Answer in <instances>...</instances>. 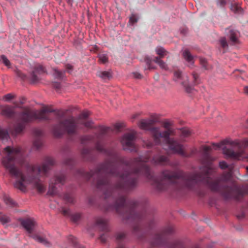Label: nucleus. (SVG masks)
Here are the masks:
<instances>
[{
	"label": "nucleus",
	"instance_id": "obj_1",
	"mask_svg": "<svg viewBox=\"0 0 248 248\" xmlns=\"http://www.w3.org/2000/svg\"><path fill=\"white\" fill-rule=\"evenodd\" d=\"M4 151L7 155L3 157L2 163L10 174L16 178L14 184L15 187L25 191L27 186L31 185L39 193H44L46 187L40 179V173L46 176L48 171L55 165V160L46 157L40 167L26 161L23 152L19 147L7 146Z\"/></svg>",
	"mask_w": 248,
	"mask_h": 248
},
{
	"label": "nucleus",
	"instance_id": "obj_2",
	"mask_svg": "<svg viewBox=\"0 0 248 248\" xmlns=\"http://www.w3.org/2000/svg\"><path fill=\"white\" fill-rule=\"evenodd\" d=\"M163 127L166 129L164 131H161L160 128L157 127H153L151 130L152 136L155 144L161 145L162 142H164L173 153L185 155L182 145L173 138H170V136L173 134V130L170 128V123L165 122L163 124Z\"/></svg>",
	"mask_w": 248,
	"mask_h": 248
},
{
	"label": "nucleus",
	"instance_id": "obj_3",
	"mask_svg": "<svg viewBox=\"0 0 248 248\" xmlns=\"http://www.w3.org/2000/svg\"><path fill=\"white\" fill-rule=\"evenodd\" d=\"M54 112H55L54 109L49 107H44L39 111L25 108L19 116L22 122L18 123L14 125L13 129L11 131L12 135L16 136L20 134L25 128V123L34 120H49V118L46 114Z\"/></svg>",
	"mask_w": 248,
	"mask_h": 248
},
{
	"label": "nucleus",
	"instance_id": "obj_4",
	"mask_svg": "<svg viewBox=\"0 0 248 248\" xmlns=\"http://www.w3.org/2000/svg\"><path fill=\"white\" fill-rule=\"evenodd\" d=\"M138 201L134 200H129V224L132 225L133 232L141 239L142 235H139L142 232L140 222L145 219L149 222V227H151L153 220L152 216L146 210H144L140 213L138 212Z\"/></svg>",
	"mask_w": 248,
	"mask_h": 248
},
{
	"label": "nucleus",
	"instance_id": "obj_5",
	"mask_svg": "<svg viewBox=\"0 0 248 248\" xmlns=\"http://www.w3.org/2000/svg\"><path fill=\"white\" fill-rule=\"evenodd\" d=\"M173 232V226L169 225L165 227L161 233H155L150 241L152 248H158L165 245L168 248H199L198 247L186 248L183 242L180 240H174L170 243H167L164 238V235L172 233Z\"/></svg>",
	"mask_w": 248,
	"mask_h": 248
},
{
	"label": "nucleus",
	"instance_id": "obj_6",
	"mask_svg": "<svg viewBox=\"0 0 248 248\" xmlns=\"http://www.w3.org/2000/svg\"><path fill=\"white\" fill-rule=\"evenodd\" d=\"M77 129V122L74 117H71L53 125L52 132L55 137H59L65 133L69 135L75 134Z\"/></svg>",
	"mask_w": 248,
	"mask_h": 248
},
{
	"label": "nucleus",
	"instance_id": "obj_7",
	"mask_svg": "<svg viewBox=\"0 0 248 248\" xmlns=\"http://www.w3.org/2000/svg\"><path fill=\"white\" fill-rule=\"evenodd\" d=\"M136 136V133L135 131H132L124 134L121 141L124 150L134 152L138 151V148L134 143Z\"/></svg>",
	"mask_w": 248,
	"mask_h": 248
},
{
	"label": "nucleus",
	"instance_id": "obj_8",
	"mask_svg": "<svg viewBox=\"0 0 248 248\" xmlns=\"http://www.w3.org/2000/svg\"><path fill=\"white\" fill-rule=\"evenodd\" d=\"M65 180V176L63 173L56 174L50 181L47 194L52 196L57 195V190L55 185L58 184L63 185L64 183Z\"/></svg>",
	"mask_w": 248,
	"mask_h": 248
},
{
	"label": "nucleus",
	"instance_id": "obj_9",
	"mask_svg": "<svg viewBox=\"0 0 248 248\" xmlns=\"http://www.w3.org/2000/svg\"><path fill=\"white\" fill-rule=\"evenodd\" d=\"M95 224L101 231L105 232V233L101 234L99 237L101 242L104 244L106 242L107 238L108 237L107 233L108 231V221L102 218H98L96 220Z\"/></svg>",
	"mask_w": 248,
	"mask_h": 248
},
{
	"label": "nucleus",
	"instance_id": "obj_10",
	"mask_svg": "<svg viewBox=\"0 0 248 248\" xmlns=\"http://www.w3.org/2000/svg\"><path fill=\"white\" fill-rule=\"evenodd\" d=\"M174 79L176 81H178L180 80H183L181 83L187 93H191L193 90V87L189 84L187 76H183L181 71L178 70L174 72Z\"/></svg>",
	"mask_w": 248,
	"mask_h": 248
},
{
	"label": "nucleus",
	"instance_id": "obj_11",
	"mask_svg": "<svg viewBox=\"0 0 248 248\" xmlns=\"http://www.w3.org/2000/svg\"><path fill=\"white\" fill-rule=\"evenodd\" d=\"M19 220L21 225L31 235L36 226L35 221L31 218L20 219Z\"/></svg>",
	"mask_w": 248,
	"mask_h": 248
},
{
	"label": "nucleus",
	"instance_id": "obj_12",
	"mask_svg": "<svg viewBox=\"0 0 248 248\" xmlns=\"http://www.w3.org/2000/svg\"><path fill=\"white\" fill-rule=\"evenodd\" d=\"M151 163L155 165H171L169 163V159L167 156L161 155H156L153 156Z\"/></svg>",
	"mask_w": 248,
	"mask_h": 248
},
{
	"label": "nucleus",
	"instance_id": "obj_13",
	"mask_svg": "<svg viewBox=\"0 0 248 248\" xmlns=\"http://www.w3.org/2000/svg\"><path fill=\"white\" fill-rule=\"evenodd\" d=\"M227 36L229 38L230 43L231 45H234L239 43L240 33L237 30L232 29H228Z\"/></svg>",
	"mask_w": 248,
	"mask_h": 248
},
{
	"label": "nucleus",
	"instance_id": "obj_14",
	"mask_svg": "<svg viewBox=\"0 0 248 248\" xmlns=\"http://www.w3.org/2000/svg\"><path fill=\"white\" fill-rule=\"evenodd\" d=\"M45 72V68L41 65H37L31 75V80L32 83H35L39 81V78L36 74H42Z\"/></svg>",
	"mask_w": 248,
	"mask_h": 248
},
{
	"label": "nucleus",
	"instance_id": "obj_15",
	"mask_svg": "<svg viewBox=\"0 0 248 248\" xmlns=\"http://www.w3.org/2000/svg\"><path fill=\"white\" fill-rule=\"evenodd\" d=\"M1 114L7 117L13 118L15 114L14 108L9 106H6L2 109Z\"/></svg>",
	"mask_w": 248,
	"mask_h": 248
},
{
	"label": "nucleus",
	"instance_id": "obj_16",
	"mask_svg": "<svg viewBox=\"0 0 248 248\" xmlns=\"http://www.w3.org/2000/svg\"><path fill=\"white\" fill-rule=\"evenodd\" d=\"M62 213L64 216H70L71 220L74 222H77L81 217V215L79 213L70 215V210L68 209H62Z\"/></svg>",
	"mask_w": 248,
	"mask_h": 248
},
{
	"label": "nucleus",
	"instance_id": "obj_17",
	"mask_svg": "<svg viewBox=\"0 0 248 248\" xmlns=\"http://www.w3.org/2000/svg\"><path fill=\"white\" fill-rule=\"evenodd\" d=\"M153 124V121L152 120H142L139 123V126L140 129L144 130H150L151 131L153 127H151Z\"/></svg>",
	"mask_w": 248,
	"mask_h": 248
},
{
	"label": "nucleus",
	"instance_id": "obj_18",
	"mask_svg": "<svg viewBox=\"0 0 248 248\" xmlns=\"http://www.w3.org/2000/svg\"><path fill=\"white\" fill-rule=\"evenodd\" d=\"M126 235L124 232H118L116 235V241L118 243L117 248H125L123 242L125 240Z\"/></svg>",
	"mask_w": 248,
	"mask_h": 248
},
{
	"label": "nucleus",
	"instance_id": "obj_19",
	"mask_svg": "<svg viewBox=\"0 0 248 248\" xmlns=\"http://www.w3.org/2000/svg\"><path fill=\"white\" fill-rule=\"evenodd\" d=\"M183 56L185 60L189 63L188 65L189 67H190L191 65H193L194 63L193 57L190 54L188 50L185 49L183 53Z\"/></svg>",
	"mask_w": 248,
	"mask_h": 248
},
{
	"label": "nucleus",
	"instance_id": "obj_20",
	"mask_svg": "<svg viewBox=\"0 0 248 248\" xmlns=\"http://www.w3.org/2000/svg\"><path fill=\"white\" fill-rule=\"evenodd\" d=\"M32 238L37 242L46 246H49V243L44 237L37 235H32Z\"/></svg>",
	"mask_w": 248,
	"mask_h": 248
},
{
	"label": "nucleus",
	"instance_id": "obj_21",
	"mask_svg": "<svg viewBox=\"0 0 248 248\" xmlns=\"http://www.w3.org/2000/svg\"><path fill=\"white\" fill-rule=\"evenodd\" d=\"M219 43L223 49V52L225 53L228 49V44L226 38L224 37L221 38L219 40Z\"/></svg>",
	"mask_w": 248,
	"mask_h": 248
},
{
	"label": "nucleus",
	"instance_id": "obj_22",
	"mask_svg": "<svg viewBox=\"0 0 248 248\" xmlns=\"http://www.w3.org/2000/svg\"><path fill=\"white\" fill-rule=\"evenodd\" d=\"M155 51L160 58H163L165 56L167 55L168 52L166 51L163 47L159 46L157 47L155 49Z\"/></svg>",
	"mask_w": 248,
	"mask_h": 248
},
{
	"label": "nucleus",
	"instance_id": "obj_23",
	"mask_svg": "<svg viewBox=\"0 0 248 248\" xmlns=\"http://www.w3.org/2000/svg\"><path fill=\"white\" fill-rule=\"evenodd\" d=\"M4 201L5 204L9 207H13L16 205V203L8 196H4Z\"/></svg>",
	"mask_w": 248,
	"mask_h": 248
},
{
	"label": "nucleus",
	"instance_id": "obj_24",
	"mask_svg": "<svg viewBox=\"0 0 248 248\" xmlns=\"http://www.w3.org/2000/svg\"><path fill=\"white\" fill-rule=\"evenodd\" d=\"M97 75L103 79H108L111 77V74L108 71L98 72Z\"/></svg>",
	"mask_w": 248,
	"mask_h": 248
},
{
	"label": "nucleus",
	"instance_id": "obj_25",
	"mask_svg": "<svg viewBox=\"0 0 248 248\" xmlns=\"http://www.w3.org/2000/svg\"><path fill=\"white\" fill-rule=\"evenodd\" d=\"M91 153L92 151L90 149L86 148H83L81 151V154L83 157L87 160L89 159Z\"/></svg>",
	"mask_w": 248,
	"mask_h": 248
},
{
	"label": "nucleus",
	"instance_id": "obj_26",
	"mask_svg": "<svg viewBox=\"0 0 248 248\" xmlns=\"http://www.w3.org/2000/svg\"><path fill=\"white\" fill-rule=\"evenodd\" d=\"M8 138L9 135L7 131L0 127V139L3 140H7Z\"/></svg>",
	"mask_w": 248,
	"mask_h": 248
},
{
	"label": "nucleus",
	"instance_id": "obj_27",
	"mask_svg": "<svg viewBox=\"0 0 248 248\" xmlns=\"http://www.w3.org/2000/svg\"><path fill=\"white\" fill-rule=\"evenodd\" d=\"M90 114V112L88 111H85L82 112L79 117V123L87 120V118L89 116Z\"/></svg>",
	"mask_w": 248,
	"mask_h": 248
},
{
	"label": "nucleus",
	"instance_id": "obj_28",
	"mask_svg": "<svg viewBox=\"0 0 248 248\" xmlns=\"http://www.w3.org/2000/svg\"><path fill=\"white\" fill-rule=\"evenodd\" d=\"M200 62L202 66L205 70H208L210 68V66L208 64L206 59L200 58Z\"/></svg>",
	"mask_w": 248,
	"mask_h": 248
},
{
	"label": "nucleus",
	"instance_id": "obj_29",
	"mask_svg": "<svg viewBox=\"0 0 248 248\" xmlns=\"http://www.w3.org/2000/svg\"><path fill=\"white\" fill-rule=\"evenodd\" d=\"M63 199L68 203H73L74 202V199L70 194L65 193L64 195Z\"/></svg>",
	"mask_w": 248,
	"mask_h": 248
},
{
	"label": "nucleus",
	"instance_id": "obj_30",
	"mask_svg": "<svg viewBox=\"0 0 248 248\" xmlns=\"http://www.w3.org/2000/svg\"><path fill=\"white\" fill-rule=\"evenodd\" d=\"M192 78L193 79V84L194 85H198L200 82V79L199 78V76L195 72L192 73Z\"/></svg>",
	"mask_w": 248,
	"mask_h": 248
},
{
	"label": "nucleus",
	"instance_id": "obj_31",
	"mask_svg": "<svg viewBox=\"0 0 248 248\" xmlns=\"http://www.w3.org/2000/svg\"><path fill=\"white\" fill-rule=\"evenodd\" d=\"M33 146L37 149H40L42 146V141L39 138H36L34 142Z\"/></svg>",
	"mask_w": 248,
	"mask_h": 248
},
{
	"label": "nucleus",
	"instance_id": "obj_32",
	"mask_svg": "<svg viewBox=\"0 0 248 248\" xmlns=\"http://www.w3.org/2000/svg\"><path fill=\"white\" fill-rule=\"evenodd\" d=\"M181 136L184 137H188L191 135L190 131L186 128H183L181 129Z\"/></svg>",
	"mask_w": 248,
	"mask_h": 248
},
{
	"label": "nucleus",
	"instance_id": "obj_33",
	"mask_svg": "<svg viewBox=\"0 0 248 248\" xmlns=\"http://www.w3.org/2000/svg\"><path fill=\"white\" fill-rule=\"evenodd\" d=\"M63 164L69 167H71L74 164V161L71 158H66L63 161Z\"/></svg>",
	"mask_w": 248,
	"mask_h": 248
},
{
	"label": "nucleus",
	"instance_id": "obj_34",
	"mask_svg": "<svg viewBox=\"0 0 248 248\" xmlns=\"http://www.w3.org/2000/svg\"><path fill=\"white\" fill-rule=\"evenodd\" d=\"M99 60L102 63H105L108 61V57L106 54H100L98 56Z\"/></svg>",
	"mask_w": 248,
	"mask_h": 248
},
{
	"label": "nucleus",
	"instance_id": "obj_35",
	"mask_svg": "<svg viewBox=\"0 0 248 248\" xmlns=\"http://www.w3.org/2000/svg\"><path fill=\"white\" fill-rule=\"evenodd\" d=\"M79 123L83 124L85 127L88 128H92L93 124V123L92 121H89L88 120H86V121H83Z\"/></svg>",
	"mask_w": 248,
	"mask_h": 248
},
{
	"label": "nucleus",
	"instance_id": "obj_36",
	"mask_svg": "<svg viewBox=\"0 0 248 248\" xmlns=\"http://www.w3.org/2000/svg\"><path fill=\"white\" fill-rule=\"evenodd\" d=\"M0 61L4 63L6 66L9 67L10 65V61L4 55H2L1 56Z\"/></svg>",
	"mask_w": 248,
	"mask_h": 248
},
{
	"label": "nucleus",
	"instance_id": "obj_37",
	"mask_svg": "<svg viewBox=\"0 0 248 248\" xmlns=\"http://www.w3.org/2000/svg\"><path fill=\"white\" fill-rule=\"evenodd\" d=\"M67 239H68V242L70 244H71L72 245H73L74 246H77V245L78 244L77 240L76 238L75 237H74L73 236L69 235Z\"/></svg>",
	"mask_w": 248,
	"mask_h": 248
},
{
	"label": "nucleus",
	"instance_id": "obj_38",
	"mask_svg": "<svg viewBox=\"0 0 248 248\" xmlns=\"http://www.w3.org/2000/svg\"><path fill=\"white\" fill-rule=\"evenodd\" d=\"M54 75L57 78L62 79L63 78V72L57 69H55Z\"/></svg>",
	"mask_w": 248,
	"mask_h": 248
},
{
	"label": "nucleus",
	"instance_id": "obj_39",
	"mask_svg": "<svg viewBox=\"0 0 248 248\" xmlns=\"http://www.w3.org/2000/svg\"><path fill=\"white\" fill-rule=\"evenodd\" d=\"M15 73L16 74V75L20 78L21 79H22L23 80H24L26 79V76L25 75H24V74H23L21 71H20L19 69H16L15 70Z\"/></svg>",
	"mask_w": 248,
	"mask_h": 248
},
{
	"label": "nucleus",
	"instance_id": "obj_40",
	"mask_svg": "<svg viewBox=\"0 0 248 248\" xmlns=\"http://www.w3.org/2000/svg\"><path fill=\"white\" fill-rule=\"evenodd\" d=\"M138 18L135 15H132L129 18V22L131 24H134L135 23H137L138 22Z\"/></svg>",
	"mask_w": 248,
	"mask_h": 248
},
{
	"label": "nucleus",
	"instance_id": "obj_41",
	"mask_svg": "<svg viewBox=\"0 0 248 248\" xmlns=\"http://www.w3.org/2000/svg\"><path fill=\"white\" fill-rule=\"evenodd\" d=\"M14 98V95H12L11 93H8L3 96V99L5 101H8Z\"/></svg>",
	"mask_w": 248,
	"mask_h": 248
},
{
	"label": "nucleus",
	"instance_id": "obj_42",
	"mask_svg": "<svg viewBox=\"0 0 248 248\" xmlns=\"http://www.w3.org/2000/svg\"><path fill=\"white\" fill-rule=\"evenodd\" d=\"M33 133L37 138H39L42 135V131L39 129H35L33 130Z\"/></svg>",
	"mask_w": 248,
	"mask_h": 248
},
{
	"label": "nucleus",
	"instance_id": "obj_43",
	"mask_svg": "<svg viewBox=\"0 0 248 248\" xmlns=\"http://www.w3.org/2000/svg\"><path fill=\"white\" fill-rule=\"evenodd\" d=\"M25 103V99L24 98H22L20 100V104H19L16 102H14V104L16 106V107L17 108H21V106Z\"/></svg>",
	"mask_w": 248,
	"mask_h": 248
},
{
	"label": "nucleus",
	"instance_id": "obj_44",
	"mask_svg": "<svg viewBox=\"0 0 248 248\" xmlns=\"http://www.w3.org/2000/svg\"><path fill=\"white\" fill-rule=\"evenodd\" d=\"M226 4V1L225 0H218L217 1V5L218 6L223 7Z\"/></svg>",
	"mask_w": 248,
	"mask_h": 248
},
{
	"label": "nucleus",
	"instance_id": "obj_45",
	"mask_svg": "<svg viewBox=\"0 0 248 248\" xmlns=\"http://www.w3.org/2000/svg\"><path fill=\"white\" fill-rule=\"evenodd\" d=\"M160 67L162 69L167 70L168 68L167 65L165 62L163 61L160 62L158 64Z\"/></svg>",
	"mask_w": 248,
	"mask_h": 248
},
{
	"label": "nucleus",
	"instance_id": "obj_46",
	"mask_svg": "<svg viewBox=\"0 0 248 248\" xmlns=\"http://www.w3.org/2000/svg\"><path fill=\"white\" fill-rule=\"evenodd\" d=\"M219 165L221 169H225L226 168H227L228 167V165L225 161L220 162L219 163Z\"/></svg>",
	"mask_w": 248,
	"mask_h": 248
},
{
	"label": "nucleus",
	"instance_id": "obj_47",
	"mask_svg": "<svg viewBox=\"0 0 248 248\" xmlns=\"http://www.w3.org/2000/svg\"><path fill=\"white\" fill-rule=\"evenodd\" d=\"M0 220L3 223H6L10 221V219L6 216H2L0 217Z\"/></svg>",
	"mask_w": 248,
	"mask_h": 248
},
{
	"label": "nucleus",
	"instance_id": "obj_48",
	"mask_svg": "<svg viewBox=\"0 0 248 248\" xmlns=\"http://www.w3.org/2000/svg\"><path fill=\"white\" fill-rule=\"evenodd\" d=\"M145 61H146V63H147V65H148V68L149 69H154V68L153 66H151V61L150 59H149L147 58V59H146Z\"/></svg>",
	"mask_w": 248,
	"mask_h": 248
},
{
	"label": "nucleus",
	"instance_id": "obj_49",
	"mask_svg": "<svg viewBox=\"0 0 248 248\" xmlns=\"http://www.w3.org/2000/svg\"><path fill=\"white\" fill-rule=\"evenodd\" d=\"M162 58H160V57H155V59L154 60V61L157 64H158L160 62H161L162 60H161Z\"/></svg>",
	"mask_w": 248,
	"mask_h": 248
},
{
	"label": "nucleus",
	"instance_id": "obj_50",
	"mask_svg": "<svg viewBox=\"0 0 248 248\" xmlns=\"http://www.w3.org/2000/svg\"><path fill=\"white\" fill-rule=\"evenodd\" d=\"M145 145H146L148 148H150L153 146V143L151 141H147L145 142Z\"/></svg>",
	"mask_w": 248,
	"mask_h": 248
},
{
	"label": "nucleus",
	"instance_id": "obj_51",
	"mask_svg": "<svg viewBox=\"0 0 248 248\" xmlns=\"http://www.w3.org/2000/svg\"><path fill=\"white\" fill-rule=\"evenodd\" d=\"M134 76L136 78H141L142 76L139 73H134Z\"/></svg>",
	"mask_w": 248,
	"mask_h": 248
},
{
	"label": "nucleus",
	"instance_id": "obj_52",
	"mask_svg": "<svg viewBox=\"0 0 248 248\" xmlns=\"http://www.w3.org/2000/svg\"><path fill=\"white\" fill-rule=\"evenodd\" d=\"M66 68L68 72L69 73H70V71H71L73 69V67L72 65H71L70 64H67L66 65Z\"/></svg>",
	"mask_w": 248,
	"mask_h": 248
},
{
	"label": "nucleus",
	"instance_id": "obj_53",
	"mask_svg": "<svg viewBox=\"0 0 248 248\" xmlns=\"http://www.w3.org/2000/svg\"><path fill=\"white\" fill-rule=\"evenodd\" d=\"M53 86L56 89H59L61 87V85L59 82H55L53 84Z\"/></svg>",
	"mask_w": 248,
	"mask_h": 248
},
{
	"label": "nucleus",
	"instance_id": "obj_54",
	"mask_svg": "<svg viewBox=\"0 0 248 248\" xmlns=\"http://www.w3.org/2000/svg\"><path fill=\"white\" fill-rule=\"evenodd\" d=\"M244 93L248 95V86H246L244 89Z\"/></svg>",
	"mask_w": 248,
	"mask_h": 248
},
{
	"label": "nucleus",
	"instance_id": "obj_55",
	"mask_svg": "<svg viewBox=\"0 0 248 248\" xmlns=\"http://www.w3.org/2000/svg\"><path fill=\"white\" fill-rule=\"evenodd\" d=\"M121 127H122V125L121 124H117L116 125V128L118 129H120Z\"/></svg>",
	"mask_w": 248,
	"mask_h": 248
},
{
	"label": "nucleus",
	"instance_id": "obj_56",
	"mask_svg": "<svg viewBox=\"0 0 248 248\" xmlns=\"http://www.w3.org/2000/svg\"><path fill=\"white\" fill-rule=\"evenodd\" d=\"M239 7L238 6H234V9H233L235 12L237 11L238 10Z\"/></svg>",
	"mask_w": 248,
	"mask_h": 248
},
{
	"label": "nucleus",
	"instance_id": "obj_57",
	"mask_svg": "<svg viewBox=\"0 0 248 248\" xmlns=\"http://www.w3.org/2000/svg\"><path fill=\"white\" fill-rule=\"evenodd\" d=\"M78 248H85L84 247L79 246Z\"/></svg>",
	"mask_w": 248,
	"mask_h": 248
},
{
	"label": "nucleus",
	"instance_id": "obj_58",
	"mask_svg": "<svg viewBox=\"0 0 248 248\" xmlns=\"http://www.w3.org/2000/svg\"><path fill=\"white\" fill-rule=\"evenodd\" d=\"M137 115H134L133 117V119H135Z\"/></svg>",
	"mask_w": 248,
	"mask_h": 248
},
{
	"label": "nucleus",
	"instance_id": "obj_59",
	"mask_svg": "<svg viewBox=\"0 0 248 248\" xmlns=\"http://www.w3.org/2000/svg\"><path fill=\"white\" fill-rule=\"evenodd\" d=\"M56 114L57 115H58V116H59V113H58V112H56Z\"/></svg>",
	"mask_w": 248,
	"mask_h": 248
},
{
	"label": "nucleus",
	"instance_id": "obj_60",
	"mask_svg": "<svg viewBox=\"0 0 248 248\" xmlns=\"http://www.w3.org/2000/svg\"><path fill=\"white\" fill-rule=\"evenodd\" d=\"M246 169H247V171H248V167H247Z\"/></svg>",
	"mask_w": 248,
	"mask_h": 248
},
{
	"label": "nucleus",
	"instance_id": "obj_61",
	"mask_svg": "<svg viewBox=\"0 0 248 248\" xmlns=\"http://www.w3.org/2000/svg\"><path fill=\"white\" fill-rule=\"evenodd\" d=\"M247 123H248V120H247Z\"/></svg>",
	"mask_w": 248,
	"mask_h": 248
}]
</instances>
